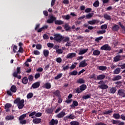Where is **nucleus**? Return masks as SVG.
Wrapping results in <instances>:
<instances>
[{"label": "nucleus", "instance_id": "13", "mask_svg": "<svg viewBox=\"0 0 125 125\" xmlns=\"http://www.w3.org/2000/svg\"><path fill=\"white\" fill-rule=\"evenodd\" d=\"M112 31H114V32H118L119 30H120V26L117 24H114L111 28Z\"/></svg>", "mask_w": 125, "mask_h": 125}, {"label": "nucleus", "instance_id": "21", "mask_svg": "<svg viewBox=\"0 0 125 125\" xmlns=\"http://www.w3.org/2000/svg\"><path fill=\"white\" fill-rule=\"evenodd\" d=\"M112 117L116 120H119V119H121V115H120V114L119 113L113 114Z\"/></svg>", "mask_w": 125, "mask_h": 125}, {"label": "nucleus", "instance_id": "12", "mask_svg": "<svg viewBox=\"0 0 125 125\" xmlns=\"http://www.w3.org/2000/svg\"><path fill=\"white\" fill-rule=\"evenodd\" d=\"M58 125V120H54V119H52L49 122V125Z\"/></svg>", "mask_w": 125, "mask_h": 125}, {"label": "nucleus", "instance_id": "40", "mask_svg": "<svg viewBox=\"0 0 125 125\" xmlns=\"http://www.w3.org/2000/svg\"><path fill=\"white\" fill-rule=\"evenodd\" d=\"M12 104L9 103H7L5 104L4 107L5 109H9V108H11Z\"/></svg>", "mask_w": 125, "mask_h": 125}, {"label": "nucleus", "instance_id": "29", "mask_svg": "<svg viewBox=\"0 0 125 125\" xmlns=\"http://www.w3.org/2000/svg\"><path fill=\"white\" fill-rule=\"evenodd\" d=\"M121 57H122V56H120V55H117V56H115L114 58V62H118L120 61V59H121Z\"/></svg>", "mask_w": 125, "mask_h": 125}, {"label": "nucleus", "instance_id": "48", "mask_svg": "<svg viewBox=\"0 0 125 125\" xmlns=\"http://www.w3.org/2000/svg\"><path fill=\"white\" fill-rule=\"evenodd\" d=\"M35 115H36V111H33L29 114V116L31 117L32 119H35V116H34Z\"/></svg>", "mask_w": 125, "mask_h": 125}, {"label": "nucleus", "instance_id": "7", "mask_svg": "<svg viewBox=\"0 0 125 125\" xmlns=\"http://www.w3.org/2000/svg\"><path fill=\"white\" fill-rule=\"evenodd\" d=\"M64 116H66V112L62 110L60 113L57 114L56 117L59 119H61L63 118Z\"/></svg>", "mask_w": 125, "mask_h": 125}, {"label": "nucleus", "instance_id": "33", "mask_svg": "<svg viewBox=\"0 0 125 125\" xmlns=\"http://www.w3.org/2000/svg\"><path fill=\"white\" fill-rule=\"evenodd\" d=\"M86 85L85 84H82V85L80 86V88L81 91H83L86 89Z\"/></svg>", "mask_w": 125, "mask_h": 125}, {"label": "nucleus", "instance_id": "57", "mask_svg": "<svg viewBox=\"0 0 125 125\" xmlns=\"http://www.w3.org/2000/svg\"><path fill=\"white\" fill-rule=\"evenodd\" d=\"M62 41L64 42H69L70 41V38H69V37H64V38L62 40Z\"/></svg>", "mask_w": 125, "mask_h": 125}, {"label": "nucleus", "instance_id": "31", "mask_svg": "<svg viewBox=\"0 0 125 125\" xmlns=\"http://www.w3.org/2000/svg\"><path fill=\"white\" fill-rule=\"evenodd\" d=\"M5 120H7V121H10L11 120H14V116L13 115L7 116L5 117Z\"/></svg>", "mask_w": 125, "mask_h": 125}, {"label": "nucleus", "instance_id": "11", "mask_svg": "<svg viewBox=\"0 0 125 125\" xmlns=\"http://www.w3.org/2000/svg\"><path fill=\"white\" fill-rule=\"evenodd\" d=\"M74 57H76L75 53H70L67 54L66 56L67 59H72V58H74Z\"/></svg>", "mask_w": 125, "mask_h": 125}, {"label": "nucleus", "instance_id": "50", "mask_svg": "<svg viewBox=\"0 0 125 125\" xmlns=\"http://www.w3.org/2000/svg\"><path fill=\"white\" fill-rule=\"evenodd\" d=\"M111 122L113 125H119V120H112Z\"/></svg>", "mask_w": 125, "mask_h": 125}, {"label": "nucleus", "instance_id": "4", "mask_svg": "<svg viewBox=\"0 0 125 125\" xmlns=\"http://www.w3.org/2000/svg\"><path fill=\"white\" fill-rule=\"evenodd\" d=\"M98 84H100L98 86V87L101 88V89H107V88L109 87L108 85L106 84V83H105V82H104V81H101L100 82H99Z\"/></svg>", "mask_w": 125, "mask_h": 125}, {"label": "nucleus", "instance_id": "58", "mask_svg": "<svg viewBox=\"0 0 125 125\" xmlns=\"http://www.w3.org/2000/svg\"><path fill=\"white\" fill-rule=\"evenodd\" d=\"M42 44H38L36 45V49H38L39 50H40V49H42Z\"/></svg>", "mask_w": 125, "mask_h": 125}, {"label": "nucleus", "instance_id": "64", "mask_svg": "<svg viewBox=\"0 0 125 125\" xmlns=\"http://www.w3.org/2000/svg\"><path fill=\"white\" fill-rule=\"evenodd\" d=\"M43 38L44 40H48V39H49V37H48V35L46 34L43 35Z\"/></svg>", "mask_w": 125, "mask_h": 125}, {"label": "nucleus", "instance_id": "47", "mask_svg": "<svg viewBox=\"0 0 125 125\" xmlns=\"http://www.w3.org/2000/svg\"><path fill=\"white\" fill-rule=\"evenodd\" d=\"M93 6L94 7H98L99 6V1L97 0L93 3Z\"/></svg>", "mask_w": 125, "mask_h": 125}, {"label": "nucleus", "instance_id": "9", "mask_svg": "<svg viewBox=\"0 0 125 125\" xmlns=\"http://www.w3.org/2000/svg\"><path fill=\"white\" fill-rule=\"evenodd\" d=\"M87 61V60H84L83 61H82L81 62H80L79 67H86V65H87V63H86Z\"/></svg>", "mask_w": 125, "mask_h": 125}, {"label": "nucleus", "instance_id": "43", "mask_svg": "<svg viewBox=\"0 0 125 125\" xmlns=\"http://www.w3.org/2000/svg\"><path fill=\"white\" fill-rule=\"evenodd\" d=\"M92 16H93V13H89L86 15V19H90Z\"/></svg>", "mask_w": 125, "mask_h": 125}, {"label": "nucleus", "instance_id": "20", "mask_svg": "<svg viewBox=\"0 0 125 125\" xmlns=\"http://www.w3.org/2000/svg\"><path fill=\"white\" fill-rule=\"evenodd\" d=\"M60 93L61 92L59 90H57L55 92H53V94H54V95H55V96H57V97H59L61 96V95H60Z\"/></svg>", "mask_w": 125, "mask_h": 125}, {"label": "nucleus", "instance_id": "5", "mask_svg": "<svg viewBox=\"0 0 125 125\" xmlns=\"http://www.w3.org/2000/svg\"><path fill=\"white\" fill-rule=\"evenodd\" d=\"M101 50H105L106 51H110L111 50V47L108 44H105L104 45H103L101 47Z\"/></svg>", "mask_w": 125, "mask_h": 125}, {"label": "nucleus", "instance_id": "15", "mask_svg": "<svg viewBox=\"0 0 125 125\" xmlns=\"http://www.w3.org/2000/svg\"><path fill=\"white\" fill-rule=\"evenodd\" d=\"M116 91H117V88L115 87H112L109 89V93H111L112 94H115Z\"/></svg>", "mask_w": 125, "mask_h": 125}, {"label": "nucleus", "instance_id": "59", "mask_svg": "<svg viewBox=\"0 0 125 125\" xmlns=\"http://www.w3.org/2000/svg\"><path fill=\"white\" fill-rule=\"evenodd\" d=\"M42 112H36L35 114V117H42Z\"/></svg>", "mask_w": 125, "mask_h": 125}, {"label": "nucleus", "instance_id": "19", "mask_svg": "<svg viewBox=\"0 0 125 125\" xmlns=\"http://www.w3.org/2000/svg\"><path fill=\"white\" fill-rule=\"evenodd\" d=\"M120 80H122V76L121 75H117L112 79V81L114 82H115V81H120Z\"/></svg>", "mask_w": 125, "mask_h": 125}, {"label": "nucleus", "instance_id": "41", "mask_svg": "<svg viewBox=\"0 0 125 125\" xmlns=\"http://www.w3.org/2000/svg\"><path fill=\"white\" fill-rule=\"evenodd\" d=\"M70 125H80V123L78 121H72L70 123Z\"/></svg>", "mask_w": 125, "mask_h": 125}, {"label": "nucleus", "instance_id": "32", "mask_svg": "<svg viewBox=\"0 0 125 125\" xmlns=\"http://www.w3.org/2000/svg\"><path fill=\"white\" fill-rule=\"evenodd\" d=\"M64 29H65V31L67 32L70 31L71 30V27L69 26V24L68 23H65L64 25Z\"/></svg>", "mask_w": 125, "mask_h": 125}, {"label": "nucleus", "instance_id": "16", "mask_svg": "<svg viewBox=\"0 0 125 125\" xmlns=\"http://www.w3.org/2000/svg\"><path fill=\"white\" fill-rule=\"evenodd\" d=\"M41 122L42 119L41 118H35L33 120V123L36 124H40Z\"/></svg>", "mask_w": 125, "mask_h": 125}, {"label": "nucleus", "instance_id": "28", "mask_svg": "<svg viewBox=\"0 0 125 125\" xmlns=\"http://www.w3.org/2000/svg\"><path fill=\"white\" fill-rule=\"evenodd\" d=\"M104 19H105L106 20H111V16L108 15V14H105L104 15Z\"/></svg>", "mask_w": 125, "mask_h": 125}, {"label": "nucleus", "instance_id": "61", "mask_svg": "<svg viewBox=\"0 0 125 125\" xmlns=\"http://www.w3.org/2000/svg\"><path fill=\"white\" fill-rule=\"evenodd\" d=\"M40 77H41V74L40 73H36L34 76V78L35 79V80H37V79H39V78H40Z\"/></svg>", "mask_w": 125, "mask_h": 125}, {"label": "nucleus", "instance_id": "52", "mask_svg": "<svg viewBox=\"0 0 125 125\" xmlns=\"http://www.w3.org/2000/svg\"><path fill=\"white\" fill-rule=\"evenodd\" d=\"M113 113V111H112V109L111 110H107L106 111H104V115H108L109 114H112Z\"/></svg>", "mask_w": 125, "mask_h": 125}, {"label": "nucleus", "instance_id": "55", "mask_svg": "<svg viewBox=\"0 0 125 125\" xmlns=\"http://www.w3.org/2000/svg\"><path fill=\"white\" fill-rule=\"evenodd\" d=\"M48 47H50V48H52L53 46H54V44L52 43L49 42L47 44Z\"/></svg>", "mask_w": 125, "mask_h": 125}, {"label": "nucleus", "instance_id": "44", "mask_svg": "<svg viewBox=\"0 0 125 125\" xmlns=\"http://www.w3.org/2000/svg\"><path fill=\"white\" fill-rule=\"evenodd\" d=\"M62 76H63V74H59L57 76L55 77V80H59V79H61Z\"/></svg>", "mask_w": 125, "mask_h": 125}, {"label": "nucleus", "instance_id": "26", "mask_svg": "<svg viewBox=\"0 0 125 125\" xmlns=\"http://www.w3.org/2000/svg\"><path fill=\"white\" fill-rule=\"evenodd\" d=\"M43 54L44 56L45 57H48V55H49V51L48 50H44L43 51Z\"/></svg>", "mask_w": 125, "mask_h": 125}, {"label": "nucleus", "instance_id": "27", "mask_svg": "<svg viewBox=\"0 0 125 125\" xmlns=\"http://www.w3.org/2000/svg\"><path fill=\"white\" fill-rule=\"evenodd\" d=\"M44 87L46 89H50V88H51V84L49 83H46L44 84Z\"/></svg>", "mask_w": 125, "mask_h": 125}, {"label": "nucleus", "instance_id": "62", "mask_svg": "<svg viewBox=\"0 0 125 125\" xmlns=\"http://www.w3.org/2000/svg\"><path fill=\"white\" fill-rule=\"evenodd\" d=\"M63 18H64V19H65V20H69V19L71 18V17L70 16V15H67L66 16H64V17H63Z\"/></svg>", "mask_w": 125, "mask_h": 125}, {"label": "nucleus", "instance_id": "2", "mask_svg": "<svg viewBox=\"0 0 125 125\" xmlns=\"http://www.w3.org/2000/svg\"><path fill=\"white\" fill-rule=\"evenodd\" d=\"M21 74V67H18L17 68V71H15L13 73V76L14 78H17L19 80H21V75H18V74Z\"/></svg>", "mask_w": 125, "mask_h": 125}, {"label": "nucleus", "instance_id": "56", "mask_svg": "<svg viewBox=\"0 0 125 125\" xmlns=\"http://www.w3.org/2000/svg\"><path fill=\"white\" fill-rule=\"evenodd\" d=\"M57 53L58 54H62L63 53V51L61 49H58L56 50Z\"/></svg>", "mask_w": 125, "mask_h": 125}, {"label": "nucleus", "instance_id": "49", "mask_svg": "<svg viewBox=\"0 0 125 125\" xmlns=\"http://www.w3.org/2000/svg\"><path fill=\"white\" fill-rule=\"evenodd\" d=\"M68 116V118L70 119V120H73L74 119H76V116L74 114H70Z\"/></svg>", "mask_w": 125, "mask_h": 125}, {"label": "nucleus", "instance_id": "22", "mask_svg": "<svg viewBox=\"0 0 125 125\" xmlns=\"http://www.w3.org/2000/svg\"><path fill=\"white\" fill-rule=\"evenodd\" d=\"M98 68L100 71H106L107 70V66H99Z\"/></svg>", "mask_w": 125, "mask_h": 125}, {"label": "nucleus", "instance_id": "17", "mask_svg": "<svg viewBox=\"0 0 125 125\" xmlns=\"http://www.w3.org/2000/svg\"><path fill=\"white\" fill-rule=\"evenodd\" d=\"M10 90L12 91V92L15 93V92L17 91V87H16L15 85H13L11 87Z\"/></svg>", "mask_w": 125, "mask_h": 125}, {"label": "nucleus", "instance_id": "38", "mask_svg": "<svg viewBox=\"0 0 125 125\" xmlns=\"http://www.w3.org/2000/svg\"><path fill=\"white\" fill-rule=\"evenodd\" d=\"M77 83L80 84L84 83H85V81H84V80H83V79L80 78L78 80H77Z\"/></svg>", "mask_w": 125, "mask_h": 125}, {"label": "nucleus", "instance_id": "37", "mask_svg": "<svg viewBox=\"0 0 125 125\" xmlns=\"http://www.w3.org/2000/svg\"><path fill=\"white\" fill-rule=\"evenodd\" d=\"M96 20H93L92 21H88V24L89 25H95L96 23Z\"/></svg>", "mask_w": 125, "mask_h": 125}, {"label": "nucleus", "instance_id": "1", "mask_svg": "<svg viewBox=\"0 0 125 125\" xmlns=\"http://www.w3.org/2000/svg\"><path fill=\"white\" fill-rule=\"evenodd\" d=\"M14 104H17L18 108L20 109H23L25 106V104H24V103H25V101L24 99L21 100L20 98L16 99V100L14 101Z\"/></svg>", "mask_w": 125, "mask_h": 125}, {"label": "nucleus", "instance_id": "39", "mask_svg": "<svg viewBox=\"0 0 125 125\" xmlns=\"http://www.w3.org/2000/svg\"><path fill=\"white\" fill-rule=\"evenodd\" d=\"M26 117H27V115L26 114H22V115H21L19 118V120L20 121H22L23 120H24V119H25V118H26Z\"/></svg>", "mask_w": 125, "mask_h": 125}, {"label": "nucleus", "instance_id": "35", "mask_svg": "<svg viewBox=\"0 0 125 125\" xmlns=\"http://www.w3.org/2000/svg\"><path fill=\"white\" fill-rule=\"evenodd\" d=\"M46 112L47 114H52L53 113V108L52 107L48 108L46 110Z\"/></svg>", "mask_w": 125, "mask_h": 125}, {"label": "nucleus", "instance_id": "18", "mask_svg": "<svg viewBox=\"0 0 125 125\" xmlns=\"http://www.w3.org/2000/svg\"><path fill=\"white\" fill-rule=\"evenodd\" d=\"M88 51V49L87 48L85 49L80 50L78 54L79 55H83V54L86 53V52Z\"/></svg>", "mask_w": 125, "mask_h": 125}, {"label": "nucleus", "instance_id": "60", "mask_svg": "<svg viewBox=\"0 0 125 125\" xmlns=\"http://www.w3.org/2000/svg\"><path fill=\"white\" fill-rule=\"evenodd\" d=\"M76 91V93H82V92H83V91L81 90V88H77L76 89H75Z\"/></svg>", "mask_w": 125, "mask_h": 125}, {"label": "nucleus", "instance_id": "25", "mask_svg": "<svg viewBox=\"0 0 125 125\" xmlns=\"http://www.w3.org/2000/svg\"><path fill=\"white\" fill-rule=\"evenodd\" d=\"M106 78V76L104 74H101L97 76V80H104Z\"/></svg>", "mask_w": 125, "mask_h": 125}, {"label": "nucleus", "instance_id": "53", "mask_svg": "<svg viewBox=\"0 0 125 125\" xmlns=\"http://www.w3.org/2000/svg\"><path fill=\"white\" fill-rule=\"evenodd\" d=\"M20 124H21V125H26V124H27V120H20Z\"/></svg>", "mask_w": 125, "mask_h": 125}, {"label": "nucleus", "instance_id": "63", "mask_svg": "<svg viewBox=\"0 0 125 125\" xmlns=\"http://www.w3.org/2000/svg\"><path fill=\"white\" fill-rule=\"evenodd\" d=\"M33 53L35 54V55H40V54H41V52H40L38 50H34Z\"/></svg>", "mask_w": 125, "mask_h": 125}, {"label": "nucleus", "instance_id": "24", "mask_svg": "<svg viewBox=\"0 0 125 125\" xmlns=\"http://www.w3.org/2000/svg\"><path fill=\"white\" fill-rule=\"evenodd\" d=\"M93 55H94L95 56H99V55H100V51L95 50L93 52Z\"/></svg>", "mask_w": 125, "mask_h": 125}, {"label": "nucleus", "instance_id": "46", "mask_svg": "<svg viewBox=\"0 0 125 125\" xmlns=\"http://www.w3.org/2000/svg\"><path fill=\"white\" fill-rule=\"evenodd\" d=\"M106 33V30H100L99 31H97L98 35H103V34H105Z\"/></svg>", "mask_w": 125, "mask_h": 125}, {"label": "nucleus", "instance_id": "23", "mask_svg": "<svg viewBox=\"0 0 125 125\" xmlns=\"http://www.w3.org/2000/svg\"><path fill=\"white\" fill-rule=\"evenodd\" d=\"M55 24L56 25H63V24H64V21L61 20H56L55 21Z\"/></svg>", "mask_w": 125, "mask_h": 125}, {"label": "nucleus", "instance_id": "45", "mask_svg": "<svg viewBox=\"0 0 125 125\" xmlns=\"http://www.w3.org/2000/svg\"><path fill=\"white\" fill-rule=\"evenodd\" d=\"M33 96H34V94H33V93H29L27 95L26 97L27 99H30L32 98Z\"/></svg>", "mask_w": 125, "mask_h": 125}, {"label": "nucleus", "instance_id": "30", "mask_svg": "<svg viewBox=\"0 0 125 125\" xmlns=\"http://www.w3.org/2000/svg\"><path fill=\"white\" fill-rule=\"evenodd\" d=\"M22 83L23 84H27L28 83V77H24L22 80Z\"/></svg>", "mask_w": 125, "mask_h": 125}, {"label": "nucleus", "instance_id": "3", "mask_svg": "<svg viewBox=\"0 0 125 125\" xmlns=\"http://www.w3.org/2000/svg\"><path fill=\"white\" fill-rule=\"evenodd\" d=\"M54 37L55 41H56V42H60L64 40V37L60 34H55L54 35Z\"/></svg>", "mask_w": 125, "mask_h": 125}, {"label": "nucleus", "instance_id": "36", "mask_svg": "<svg viewBox=\"0 0 125 125\" xmlns=\"http://www.w3.org/2000/svg\"><path fill=\"white\" fill-rule=\"evenodd\" d=\"M120 72H121V68H117L113 71V74H120Z\"/></svg>", "mask_w": 125, "mask_h": 125}, {"label": "nucleus", "instance_id": "42", "mask_svg": "<svg viewBox=\"0 0 125 125\" xmlns=\"http://www.w3.org/2000/svg\"><path fill=\"white\" fill-rule=\"evenodd\" d=\"M91 98V95L87 94L86 95L83 96L82 98L83 99H88Z\"/></svg>", "mask_w": 125, "mask_h": 125}, {"label": "nucleus", "instance_id": "10", "mask_svg": "<svg viewBox=\"0 0 125 125\" xmlns=\"http://www.w3.org/2000/svg\"><path fill=\"white\" fill-rule=\"evenodd\" d=\"M40 85H41V83H40L39 82H37L32 84L31 87L33 88V89H35L36 88H39Z\"/></svg>", "mask_w": 125, "mask_h": 125}, {"label": "nucleus", "instance_id": "51", "mask_svg": "<svg viewBox=\"0 0 125 125\" xmlns=\"http://www.w3.org/2000/svg\"><path fill=\"white\" fill-rule=\"evenodd\" d=\"M103 39V37L100 36L99 37L96 38L95 41V42H99V41H101V40H102Z\"/></svg>", "mask_w": 125, "mask_h": 125}, {"label": "nucleus", "instance_id": "6", "mask_svg": "<svg viewBox=\"0 0 125 125\" xmlns=\"http://www.w3.org/2000/svg\"><path fill=\"white\" fill-rule=\"evenodd\" d=\"M117 95L120 97H125V90L122 89L118 90Z\"/></svg>", "mask_w": 125, "mask_h": 125}, {"label": "nucleus", "instance_id": "14", "mask_svg": "<svg viewBox=\"0 0 125 125\" xmlns=\"http://www.w3.org/2000/svg\"><path fill=\"white\" fill-rule=\"evenodd\" d=\"M77 106H79V103L77 101H73L72 104L70 105L71 108H76Z\"/></svg>", "mask_w": 125, "mask_h": 125}, {"label": "nucleus", "instance_id": "54", "mask_svg": "<svg viewBox=\"0 0 125 125\" xmlns=\"http://www.w3.org/2000/svg\"><path fill=\"white\" fill-rule=\"evenodd\" d=\"M33 80H34V76H33V75H30L28 76V81L29 82H32V81H33Z\"/></svg>", "mask_w": 125, "mask_h": 125}, {"label": "nucleus", "instance_id": "8", "mask_svg": "<svg viewBox=\"0 0 125 125\" xmlns=\"http://www.w3.org/2000/svg\"><path fill=\"white\" fill-rule=\"evenodd\" d=\"M56 21V17H54L53 16H51L50 17V19L47 20V22L49 24H52V23H53L54 21Z\"/></svg>", "mask_w": 125, "mask_h": 125}, {"label": "nucleus", "instance_id": "34", "mask_svg": "<svg viewBox=\"0 0 125 125\" xmlns=\"http://www.w3.org/2000/svg\"><path fill=\"white\" fill-rule=\"evenodd\" d=\"M78 75V71L77 70H74L69 73V76H77Z\"/></svg>", "mask_w": 125, "mask_h": 125}]
</instances>
